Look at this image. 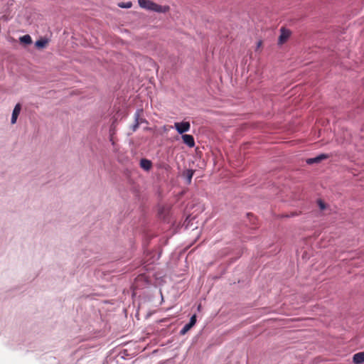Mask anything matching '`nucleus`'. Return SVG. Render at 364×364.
Returning a JSON list of instances; mask_svg holds the SVG:
<instances>
[{"label": "nucleus", "instance_id": "nucleus-16", "mask_svg": "<svg viewBox=\"0 0 364 364\" xmlns=\"http://www.w3.org/2000/svg\"><path fill=\"white\" fill-rule=\"evenodd\" d=\"M318 204L321 210H324L326 208V205L321 200H318Z\"/></svg>", "mask_w": 364, "mask_h": 364}, {"label": "nucleus", "instance_id": "nucleus-1", "mask_svg": "<svg viewBox=\"0 0 364 364\" xmlns=\"http://www.w3.org/2000/svg\"><path fill=\"white\" fill-rule=\"evenodd\" d=\"M138 3L141 8L158 13H165L169 9L168 6H162L151 0H138Z\"/></svg>", "mask_w": 364, "mask_h": 364}, {"label": "nucleus", "instance_id": "nucleus-13", "mask_svg": "<svg viewBox=\"0 0 364 364\" xmlns=\"http://www.w3.org/2000/svg\"><path fill=\"white\" fill-rule=\"evenodd\" d=\"M118 6L123 9H129L132 6V1L121 2L118 4Z\"/></svg>", "mask_w": 364, "mask_h": 364}, {"label": "nucleus", "instance_id": "nucleus-4", "mask_svg": "<svg viewBox=\"0 0 364 364\" xmlns=\"http://www.w3.org/2000/svg\"><path fill=\"white\" fill-rule=\"evenodd\" d=\"M181 138L183 139V142L188 147L193 148L195 146V140L192 135L185 134L181 136Z\"/></svg>", "mask_w": 364, "mask_h": 364}, {"label": "nucleus", "instance_id": "nucleus-9", "mask_svg": "<svg viewBox=\"0 0 364 364\" xmlns=\"http://www.w3.org/2000/svg\"><path fill=\"white\" fill-rule=\"evenodd\" d=\"M19 41L21 43L29 45L32 43L31 37L29 35H24L19 38Z\"/></svg>", "mask_w": 364, "mask_h": 364}, {"label": "nucleus", "instance_id": "nucleus-8", "mask_svg": "<svg viewBox=\"0 0 364 364\" xmlns=\"http://www.w3.org/2000/svg\"><path fill=\"white\" fill-rule=\"evenodd\" d=\"M140 166L143 169H144L146 171H149L151 168V161H149L148 159H142L140 161Z\"/></svg>", "mask_w": 364, "mask_h": 364}, {"label": "nucleus", "instance_id": "nucleus-14", "mask_svg": "<svg viewBox=\"0 0 364 364\" xmlns=\"http://www.w3.org/2000/svg\"><path fill=\"white\" fill-rule=\"evenodd\" d=\"M192 328V326L191 325H189L188 323H186L183 327V328L180 331V333L181 335H184L186 334L191 328Z\"/></svg>", "mask_w": 364, "mask_h": 364}, {"label": "nucleus", "instance_id": "nucleus-7", "mask_svg": "<svg viewBox=\"0 0 364 364\" xmlns=\"http://www.w3.org/2000/svg\"><path fill=\"white\" fill-rule=\"evenodd\" d=\"M353 361L355 364H361L364 363V352L355 353L353 357Z\"/></svg>", "mask_w": 364, "mask_h": 364}, {"label": "nucleus", "instance_id": "nucleus-3", "mask_svg": "<svg viewBox=\"0 0 364 364\" xmlns=\"http://www.w3.org/2000/svg\"><path fill=\"white\" fill-rule=\"evenodd\" d=\"M280 31H281V34L279 37L278 43L280 45H282L289 38V36L291 35V32L289 30L285 29L284 28H282L280 29Z\"/></svg>", "mask_w": 364, "mask_h": 364}, {"label": "nucleus", "instance_id": "nucleus-10", "mask_svg": "<svg viewBox=\"0 0 364 364\" xmlns=\"http://www.w3.org/2000/svg\"><path fill=\"white\" fill-rule=\"evenodd\" d=\"M48 41L47 39H40L38 41H36L35 43L36 47L38 48H43L46 47V46L48 44Z\"/></svg>", "mask_w": 364, "mask_h": 364}, {"label": "nucleus", "instance_id": "nucleus-15", "mask_svg": "<svg viewBox=\"0 0 364 364\" xmlns=\"http://www.w3.org/2000/svg\"><path fill=\"white\" fill-rule=\"evenodd\" d=\"M196 315L194 314L191 316L188 324L193 327L196 324Z\"/></svg>", "mask_w": 364, "mask_h": 364}, {"label": "nucleus", "instance_id": "nucleus-12", "mask_svg": "<svg viewBox=\"0 0 364 364\" xmlns=\"http://www.w3.org/2000/svg\"><path fill=\"white\" fill-rule=\"evenodd\" d=\"M194 171L192 169H188L186 171L185 176L188 184L191 183L192 177L193 176Z\"/></svg>", "mask_w": 364, "mask_h": 364}, {"label": "nucleus", "instance_id": "nucleus-17", "mask_svg": "<svg viewBox=\"0 0 364 364\" xmlns=\"http://www.w3.org/2000/svg\"><path fill=\"white\" fill-rule=\"evenodd\" d=\"M139 124L140 123H139L138 122H135L134 124L132 125V131L133 132H135L139 127Z\"/></svg>", "mask_w": 364, "mask_h": 364}, {"label": "nucleus", "instance_id": "nucleus-6", "mask_svg": "<svg viewBox=\"0 0 364 364\" xmlns=\"http://www.w3.org/2000/svg\"><path fill=\"white\" fill-rule=\"evenodd\" d=\"M21 109V106L19 103L16 104L14 107V109L12 112L11 122V124H15L16 122L17 118L20 114Z\"/></svg>", "mask_w": 364, "mask_h": 364}, {"label": "nucleus", "instance_id": "nucleus-2", "mask_svg": "<svg viewBox=\"0 0 364 364\" xmlns=\"http://www.w3.org/2000/svg\"><path fill=\"white\" fill-rule=\"evenodd\" d=\"M174 128L176 129L178 134L183 135L184 133L189 131L191 124L189 122H175Z\"/></svg>", "mask_w": 364, "mask_h": 364}, {"label": "nucleus", "instance_id": "nucleus-11", "mask_svg": "<svg viewBox=\"0 0 364 364\" xmlns=\"http://www.w3.org/2000/svg\"><path fill=\"white\" fill-rule=\"evenodd\" d=\"M141 114H142V109H137V111L136 112V113L134 114L135 122H138L140 124L145 122V120L141 117Z\"/></svg>", "mask_w": 364, "mask_h": 364}, {"label": "nucleus", "instance_id": "nucleus-5", "mask_svg": "<svg viewBox=\"0 0 364 364\" xmlns=\"http://www.w3.org/2000/svg\"><path fill=\"white\" fill-rule=\"evenodd\" d=\"M328 158H329V155L328 154H319L318 156H316L314 158L308 159L306 160V163L308 164H315V163H319L322 160L327 159Z\"/></svg>", "mask_w": 364, "mask_h": 364}]
</instances>
